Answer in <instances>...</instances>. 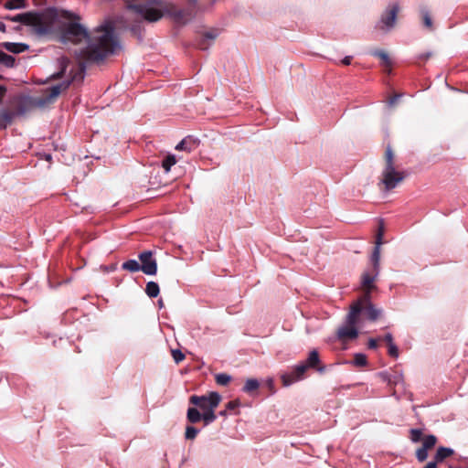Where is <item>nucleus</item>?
<instances>
[{
	"label": "nucleus",
	"instance_id": "obj_23",
	"mask_svg": "<svg viewBox=\"0 0 468 468\" xmlns=\"http://www.w3.org/2000/svg\"><path fill=\"white\" fill-rule=\"evenodd\" d=\"M259 387H260V383L257 379L249 378L245 382V385L243 387V391H245L247 393H250V392L258 389Z\"/></svg>",
	"mask_w": 468,
	"mask_h": 468
},
{
	"label": "nucleus",
	"instance_id": "obj_35",
	"mask_svg": "<svg viewBox=\"0 0 468 468\" xmlns=\"http://www.w3.org/2000/svg\"><path fill=\"white\" fill-rule=\"evenodd\" d=\"M172 356L176 364L180 363L185 358V355L178 349L172 350Z\"/></svg>",
	"mask_w": 468,
	"mask_h": 468
},
{
	"label": "nucleus",
	"instance_id": "obj_33",
	"mask_svg": "<svg viewBox=\"0 0 468 468\" xmlns=\"http://www.w3.org/2000/svg\"><path fill=\"white\" fill-rule=\"evenodd\" d=\"M381 376L385 380H388L389 383L398 384L402 380V375L400 373H397L392 377H388L387 374L381 373Z\"/></svg>",
	"mask_w": 468,
	"mask_h": 468
},
{
	"label": "nucleus",
	"instance_id": "obj_42",
	"mask_svg": "<svg viewBox=\"0 0 468 468\" xmlns=\"http://www.w3.org/2000/svg\"><path fill=\"white\" fill-rule=\"evenodd\" d=\"M384 340L388 344V346L394 344L393 336L389 333L384 336Z\"/></svg>",
	"mask_w": 468,
	"mask_h": 468
},
{
	"label": "nucleus",
	"instance_id": "obj_43",
	"mask_svg": "<svg viewBox=\"0 0 468 468\" xmlns=\"http://www.w3.org/2000/svg\"><path fill=\"white\" fill-rule=\"evenodd\" d=\"M400 97H401V95H400V94H398V95H395V96H393L392 98H390V100H389V101H388L389 105H393L394 103H396V102H397V101H398Z\"/></svg>",
	"mask_w": 468,
	"mask_h": 468
},
{
	"label": "nucleus",
	"instance_id": "obj_2",
	"mask_svg": "<svg viewBox=\"0 0 468 468\" xmlns=\"http://www.w3.org/2000/svg\"><path fill=\"white\" fill-rule=\"evenodd\" d=\"M127 7L149 22H155L165 15L181 16L180 11L176 10L172 4L163 0H130Z\"/></svg>",
	"mask_w": 468,
	"mask_h": 468
},
{
	"label": "nucleus",
	"instance_id": "obj_13",
	"mask_svg": "<svg viewBox=\"0 0 468 468\" xmlns=\"http://www.w3.org/2000/svg\"><path fill=\"white\" fill-rule=\"evenodd\" d=\"M198 144L199 141L197 138L193 136H186L176 144V150L190 153L194 151L198 146Z\"/></svg>",
	"mask_w": 468,
	"mask_h": 468
},
{
	"label": "nucleus",
	"instance_id": "obj_45",
	"mask_svg": "<svg viewBox=\"0 0 468 468\" xmlns=\"http://www.w3.org/2000/svg\"><path fill=\"white\" fill-rule=\"evenodd\" d=\"M423 468H437L436 462H430Z\"/></svg>",
	"mask_w": 468,
	"mask_h": 468
},
{
	"label": "nucleus",
	"instance_id": "obj_40",
	"mask_svg": "<svg viewBox=\"0 0 468 468\" xmlns=\"http://www.w3.org/2000/svg\"><path fill=\"white\" fill-rule=\"evenodd\" d=\"M239 401H237V400L229 401V402H228V404H227V409H228V410H233V409H235L236 407H238V406H239Z\"/></svg>",
	"mask_w": 468,
	"mask_h": 468
},
{
	"label": "nucleus",
	"instance_id": "obj_38",
	"mask_svg": "<svg viewBox=\"0 0 468 468\" xmlns=\"http://www.w3.org/2000/svg\"><path fill=\"white\" fill-rule=\"evenodd\" d=\"M388 355L393 357L399 356V349L395 344L388 346Z\"/></svg>",
	"mask_w": 468,
	"mask_h": 468
},
{
	"label": "nucleus",
	"instance_id": "obj_6",
	"mask_svg": "<svg viewBox=\"0 0 468 468\" xmlns=\"http://www.w3.org/2000/svg\"><path fill=\"white\" fill-rule=\"evenodd\" d=\"M50 16V14H24L16 16L13 21H20L29 25L37 35L44 36L53 28Z\"/></svg>",
	"mask_w": 468,
	"mask_h": 468
},
{
	"label": "nucleus",
	"instance_id": "obj_28",
	"mask_svg": "<svg viewBox=\"0 0 468 468\" xmlns=\"http://www.w3.org/2000/svg\"><path fill=\"white\" fill-rule=\"evenodd\" d=\"M215 378H216L217 384H218L220 386H226L231 380V377L226 373L217 374Z\"/></svg>",
	"mask_w": 468,
	"mask_h": 468
},
{
	"label": "nucleus",
	"instance_id": "obj_29",
	"mask_svg": "<svg viewBox=\"0 0 468 468\" xmlns=\"http://www.w3.org/2000/svg\"><path fill=\"white\" fill-rule=\"evenodd\" d=\"M353 364L357 367H365L367 364V358L366 355L357 353L354 356Z\"/></svg>",
	"mask_w": 468,
	"mask_h": 468
},
{
	"label": "nucleus",
	"instance_id": "obj_36",
	"mask_svg": "<svg viewBox=\"0 0 468 468\" xmlns=\"http://www.w3.org/2000/svg\"><path fill=\"white\" fill-rule=\"evenodd\" d=\"M383 234H384V229H383V226L381 225L379 227V229H378V235H377L375 248L378 247V249H380V246H381V244L383 242L382 241Z\"/></svg>",
	"mask_w": 468,
	"mask_h": 468
},
{
	"label": "nucleus",
	"instance_id": "obj_7",
	"mask_svg": "<svg viewBox=\"0 0 468 468\" xmlns=\"http://www.w3.org/2000/svg\"><path fill=\"white\" fill-rule=\"evenodd\" d=\"M189 400L190 403L199 408L202 411H207L216 410L221 401V396L219 393L212 391L204 396H191Z\"/></svg>",
	"mask_w": 468,
	"mask_h": 468
},
{
	"label": "nucleus",
	"instance_id": "obj_18",
	"mask_svg": "<svg viewBox=\"0 0 468 468\" xmlns=\"http://www.w3.org/2000/svg\"><path fill=\"white\" fill-rule=\"evenodd\" d=\"M122 268L131 272L141 271V264L136 260H129L122 263Z\"/></svg>",
	"mask_w": 468,
	"mask_h": 468
},
{
	"label": "nucleus",
	"instance_id": "obj_14",
	"mask_svg": "<svg viewBox=\"0 0 468 468\" xmlns=\"http://www.w3.org/2000/svg\"><path fill=\"white\" fill-rule=\"evenodd\" d=\"M218 36V30L213 29L207 31L202 37V39L199 43V48L201 49H207L211 45V43L217 38Z\"/></svg>",
	"mask_w": 468,
	"mask_h": 468
},
{
	"label": "nucleus",
	"instance_id": "obj_48",
	"mask_svg": "<svg viewBox=\"0 0 468 468\" xmlns=\"http://www.w3.org/2000/svg\"><path fill=\"white\" fill-rule=\"evenodd\" d=\"M430 57V54L425 55V58H428Z\"/></svg>",
	"mask_w": 468,
	"mask_h": 468
},
{
	"label": "nucleus",
	"instance_id": "obj_37",
	"mask_svg": "<svg viewBox=\"0 0 468 468\" xmlns=\"http://www.w3.org/2000/svg\"><path fill=\"white\" fill-rule=\"evenodd\" d=\"M410 433L412 441L418 442L421 439L422 432L420 430L413 429Z\"/></svg>",
	"mask_w": 468,
	"mask_h": 468
},
{
	"label": "nucleus",
	"instance_id": "obj_44",
	"mask_svg": "<svg viewBox=\"0 0 468 468\" xmlns=\"http://www.w3.org/2000/svg\"><path fill=\"white\" fill-rule=\"evenodd\" d=\"M352 57L346 56L342 59L344 65H349L351 63Z\"/></svg>",
	"mask_w": 468,
	"mask_h": 468
},
{
	"label": "nucleus",
	"instance_id": "obj_3",
	"mask_svg": "<svg viewBox=\"0 0 468 468\" xmlns=\"http://www.w3.org/2000/svg\"><path fill=\"white\" fill-rule=\"evenodd\" d=\"M85 67L82 63H80L78 65V68L76 69V72L73 73L72 70L69 72V76L71 77L70 80L63 81L59 84L54 85L51 88H48L46 92L40 96L34 98L32 100V105L37 108H44L55 101V100L58 97V95L61 93L62 90H65L68 89L71 81L79 79H83V72H84Z\"/></svg>",
	"mask_w": 468,
	"mask_h": 468
},
{
	"label": "nucleus",
	"instance_id": "obj_19",
	"mask_svg": "<svg viewBox=\"0 0 468 468\" xmlns=\"http://www.w3.org/2000/svg\"><path fill=\"white\" fill-rule=\"evenodd\" d=\"M186 416L191 423H197L202 420V413L197 408H189Z\"/></svg>",
	"mask_w": 468,
	"mask_h": 468
},
{
	"label": "nucleus",
	"instance_id": "obj_30",
	"mask_svg": "<svg viewBox=\"0 0 468 468\" xmlns=\"http://www.w3.org/2000/svg\"><path fill=\"white\" fill-rule=\"evenodd\" d=\"M25 0H9L5 3V7L7 9H19L25 6Z\"/></svg>",
	"mask_w": 468,
	"mask_h": 468
},
{
	"label": "nucleus",
	"instance_id": "obj_10",
	"mask_svg": "<svg viewBox=\"0 0 468 468\" xmlns=\"http://www.w3.org/2000/svg\"><path fill=\"white\" fill-rule=\"evenodd\" d=\"M308 369V366L304 363H301L296 365L292 371L288 374H283L282 376V381L283 386L289 387L292 384L302 380L304 378V373Z\"/></svg>",
	"mask_w": 468,
	"mask_h": 468
},
{
	"label": "nucleus",
	"instance_id": "obj_4",
	"mask_svg": "<svg viewBox=\"0 0 468 468\" xmlns=\"http://www.w3.org/2000/svg\"><path fill=\"white\" fill-rule=\"evenodd\" d=\"M385 167L382 171L381 184L387 191L397 187L404 179L403 172L398 170L394 165V154L390 147L385 153Z\"/></svg>",
	"mask_w": 468,
	"mask_h": 468
},
{
	"label": "nucleus",
	"instance_id": "obj_31",
	"mask_svg": "<svg viewBox=\"0 0 468 468\" xmlns=\"http://www.w3.org/2000/svg\"><path fill=\"white\" fill-rule=\"evenodd\" d=\"M437 439L434 435H428L423 439L422 447L429 450L436 444Z\"/></svg>",
	"mask_w": 468,
	"mask_h": 468
},
{
	"label": "nucleus",
	"instance_id": "obj_41",
	"mask_svg": "<svg viewBox=\"0 0 468 468\" xmlns=\"http://www.w3.org/2000/svg\"><path fill=\"white\" fill-rule=\"evenodd\" d=\"M368 347L372 348V349L377 348L378 347V341H377V339L370 338L369 341H368Z\"/></svg>",
	"mask_w": 468,
	"mask_h": 468
},
{
	"label": "nucleus",
	"instance_id": "obj_34",
	"mask_svg": "<svg viewBox=\"0 0 468 468\" xmlns=\"http://www.w3.org/2000/svg\"><path fill=\"white\" fill-rule=\"evenodd\" d=\"M416 457L418 461L424 462L428 458V450L421 446L417 450Z\"/></svg>",
	"mask_w": 468,
	"mask_h": 468
},
{
	"label": "nucleus",
	"instance_id": "obj_25",
	"mask_svg": "<svg viewBox=\"0 0 468 468\" xmlns=\"http://www.w3.org/2000/svg\"><path fill=\"white\" fill-rule=\"evenodd\" d=\"M0 62L5 66L11 68L15 65V58L0 49Z\"/></svg>",
	"mask_w": 468,
	"mask_h": 468
},
{
	"label": "nucleus",
	"instance_id": "obj_27",
	"mask_svg": "<svg viewBox=\"0 0 468 468\" xmlns=\"http://www.w3.org/2000/svg\"><path fill=\"white\" fill-rule=\"evenodd\" d=\"M214 411L215 410H210L202 412V420L205 421L206 425L216 420L217 416Z\"/></svg>",
	"mask_w": 468,
	"mask_h": 468
},
{
	"label": "nucleus",
	"instance_id": "obj_9",
	"mask_svg": "<svg viewBox=\"0 0 468 468\" xmlns=\"http://www.w3.org/2000/svg\"><path fill=\"white\" fill-rule=\"evenodd\" d=\"M141 271L146 275H155L157 272V262L151 250H145L139 254Z\"/></svg>",
	"mask_w": 468,
	"mask_h": 468
},
{
	"label": "nucleus",
	"instance_id": "obj_21",
	"mask_svg": "<svg viewBox=\"0 0 468 468\" xmlns=\"http://www.w3.org/2000/svg\"><path fill=\"white\" fill-rule=\"evenodd\" d=\"M372 55L378 57L381 59L382 65L387 68H390L391 60L388 57V54L384 50H376L372 52Z\"/></svg>",
	"mask_w": 468,
	"mask_h": 468
},
{
	"label": "nucleus",
	"instance_id": "obj_39",
	"mask_svg": "<svg viewBox=\"0 0 468 468\" xmlns=\"http://www.w3.org/2000/svg\"><path fill=\"white\" fill-rule=\"evenodd\" d=\"M423 22L425 27H427L428 28H431L432 21L428 12L423 13Z\"/></svg>",
	"mask_w": 468,
	"mask_h": 468
},
{
	"label": "nucleus",
	"instance_id": "obj_46",
	"mask_svg": "<svg viewBox=\"0 0 468 468\" xmlns=\"http://www.w3.org/2000/svg\"><path fill=\"white\" fill-rule=\"evenodd\" d=\"M158 305H159V307H160V308H163V307H164V302H163V300H161V299H160V300L158 301Z\"/></svg>",
	"mask_w": 468,
	"mask_h": 468
},
{
	"label": "nucleus",
	"instance_id": "obj_20",
	"mask_svg": "<svg viewBox=\"0 0 468 468\" xmlns=\"http://www.w3.org/2000/svg\"><path fill=\"white\" fill-rule=\"evenodd\" d=\"M160 289L159 285L154 282H149L146 284L145 292L146 294L151 297L154 298L159 294Z\"/></svg>",
	"mask_w": 468,
	"mask_h": 468
},
{
	"label": "nucleus",
	"instance_id": "obj_8",
	"mask_svg": "<svg viewBox=\"0 0 468 468\" xmlns=\"http://www.w3.org/2000/svg\"><path fill=\"white\" fill-rule=\"evenodd\" d=\"M398 12L399 7L397 5H392L385 10L377 25L378 29L384 33L393 29L396 25Z\"/></svg>",
	"mask_w": 468,
	"mask_h": 468
},
{
	"label": "nucleus",
	"instance_id": "obj_16",
	"mask_svg": "<svg viewBox=\"0 0 468 468\" xmlns=\"http://www.w3.org/2000/svg\"><path fill=\"white\" fill-rule=\"evenodd\" d=\"M306 366H308V368H314L316 366L320 363V358L318 352L316 350H312L309 353V356L305 362H303Z\"/></svg>",
	"mask_w": 468,
	"mask_h": 468
},
{
	"label": "nucleus",
	"instance_id": "obj_15",
	"mask_svg": "<svg viewBox=\"0 0 468 468\" xmlns=\"http://www.w3.org/2000/svg\"><path fill=\"white\" fill-rule=\"evenodd\" d=\"M1 46L15 54L21 53L28 48V46L24 43L4 42Z\"/></svg>",
	"mask_w": 468,
	"mask_h": 468
},
{
	"label": "nucleus",
	"instance_id": "obj_17",
	"mask_svg": "<svg viewBox=\"0 0 468 468\" xmlns=\"http://www.w3.org/2000/svg\"><path fill=\"white\" fill-rule=\"evenodd\" d=\"M453 454V450L447 447H440L437 450L436 455H435V461L436 462H442L447 457Z\"/></svg>",
	"mask_w": 468,
	"mask_h": 468
},
{
	"label": "nucleus",
	"instance_id": "obj_22",
	"mask_svg": "<svg viewBox=\"0 0 468 468\" xmlns=\"http://www.w3.org/2000/svg\"><path fill=\"white\" fill-rule=\"evenodd\" d=\"M372 269L379 271L380 268V249L374 248L371 255Z\"/></svg>",
	"mask_w": 468,
	"mask_h": 468
},
{
	"label": "nucleus",
	"instance_id": "obj_32",
	"mask_svg": "<svg viewBox=\"0 0 468 468\" xmlns=\"http://www.w3.org/2000/svg\"><path fill=\"white\" fill-rule=\"evenodd\" d=\"M199 432V430H197V428L193 427V426H187L186 428V432H185V438L186 440H194L197 435L198 434Z\"/></svg>",
	"mask_w": 468,
	"mask_h": 468
},
{
	"label": "nucleus",
	"instance_id": "obj_5",
	"mask_svg": "<svg viewBox=\"0 0 468 468\" xmlns=\"http://www.w3.org/2000/svg\"><path fill=\"white\" fill-rule=\"evenodd\" d=\"M361 314L360 303H354L346 317L345 324L337 330V337L342 341L356 339L358 336L356 325Z\"/></svg>",
	"mask_w": 468,
	"mask_h": 468
},
{
	"label": "nucleus",
	"instance_id": "obj_26",
	"mask_svg": "<svg viewBox=\"0 0 468 468\" xmlns=\"http://www.w3.org/2000/svg\"><path fill=\"white\" fill-rule=\"evenodd\" d=\"M69 64V60L67 58H61L59 59V65L61 67V69L57 74L52 75V77L53 78H60V77L66 75Z\"/></svg>",
	"mask_w": 468,
	"mask_h": 468
},
{
	"label": "nucleus",
	"instance_id": "obj_11",
	"mask_svg": "<svg viewBox=\"0 0 468 468\" xmlns=\"http://www.w3.org/2000/svg\"><path fill=\"white\" fill-rule=\"evenodd\" d=\"M356 303H360L361 313L364 311L367 318L371 321L377 320L381 314V310L377 309L370 302V296L365 295L364 297L357 300Z\"/></svg>",
	"mask_w": 468,
	"mask_h": 468
},
{
	"label": "nucleus",
	"instance_id": "obj_24",
	"mask_svg": "<svg viewBox=\"0 0 468 468\" xmlns=\"http://www.w3.org/2000/svg\"><path fill=\"white\" fill-rule=\"evenodd\" d=\"M176 159L174 154L167 155L162 162V167L165 171V173H168L171 169V167L176 165Z\"/></svg>",
	"mask_w": 468,
	"mask_h": 468
},
{
	"label": "nucleus",
	"instance_id": "obj_47",
	"mask_svg": "<svg viewBox=\"0 0 468 468\" xmlns=\"http://www.w3.org/2000/svg\"><path fill=\"white\" fill-rule=\"evenodd\" d=\"M324 367H319V368H317V370H318L319 372H324Z\"/></svg>",
	"mask_w": 468,
	"mask_h": 468
},
{
	"label": "nucleus",
	"instance_id": "obj_12",
	"mask_svg": "<svg viewBox=\"0 0 468 468\" xmlns=\"http://www.w3.org/2000/svg\"><path fill=\"white\" fill-rule=\"evenodd\" d=\"M379 274V271L372 269L370 271H365L362 274V287L366 290V294L370 296V291L374 288V282Z\"/></svg>",
	"mask_w": 468,
	"mask_h": 468
},
{
	"label": "nucleus",
	"instance_id": "obj_1",
	"mask_svg": "<svg viewBox=\"0 0 468 468\" xmlns=\"http://www.w3.org/2000/svg\"><path fill=\"white\" fill-rule=\"evenodd\" d=\"M63 37L74 43L88 41L87 47L80 52V57L87 61L102 60L106 56L115 54L121 49L112 24L100 27L92 38L89 39L88 33L81 25L69 22L65 26Z\"/></svg>",
	"mask_w": 468,
	"mask_h": 468
}]
</instances>
